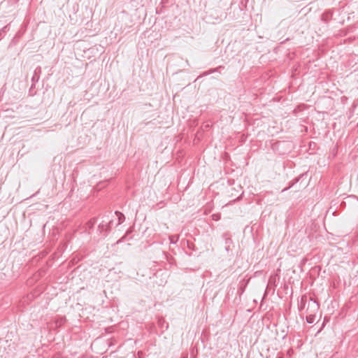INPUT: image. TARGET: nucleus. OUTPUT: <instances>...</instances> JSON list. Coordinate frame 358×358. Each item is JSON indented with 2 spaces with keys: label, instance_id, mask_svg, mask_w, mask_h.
Listing matches in <instances>:
<instances>
[{
  "label": "nucleus",
  "instance_id": "nucleus-1",
  "mask_svg": "<svg viewBox=\"0 0 358 358\" xmlns=\"http://www.w3.org/2000/svg\"><path fill=\"white\" fill-rule=\"evenodd\" d=\"M306 320H307V322H308V323H312V322H313V318H312L311 315H310V316L307 317H306Z\"/></svg>",
  "mask_w": 358,
  "mask_h": 358
}]
</instances>
